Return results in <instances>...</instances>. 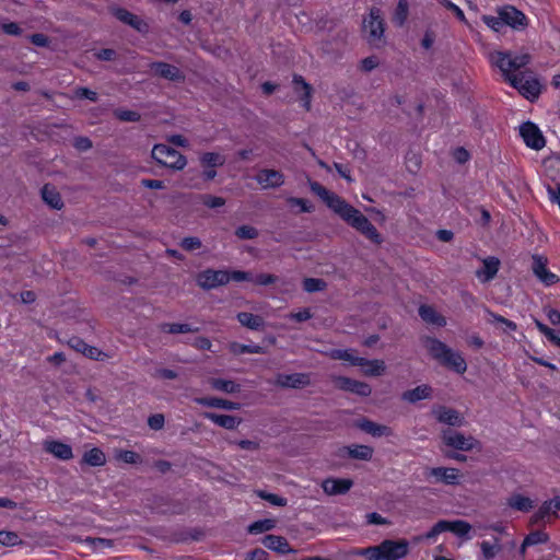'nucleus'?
<instances>
[{
	"instance_id": "46",
	"label": "nucleus",
	"mask_w": 560,
	"mask_h": 560,
	"mask_svg": "<svg viewBox=\"0 0 560 560\" xmlns=\"http://www.w3.org/2000/svg\"><path fill=\"white\" fill-rule=\"evenodd\" d=\"M362 368H364V374L369 376L382 375L386 369L385 363L382 360H368V363Z\"/></svg>"
},
{
	"instance_id": "42",
	"label": "nucleus",
	"mask_w": 560,
	"mask_h": 560,
	"mask_svg": "<svg viewBox=\"0 0 560 560\" xmlns=\"http://www.w3.org/2000/svg\"><path fill=\"white\" fill-rule=\"evenodd\" d=\"M230 351L234 354H244V353H255V354H264L266 350L264 347L258 345H243L238 342H232L230 345Z\"/></svg>"
},
{
	"instance_id": "31",
	"label": "nucleus",
	"mask_w": 560,
	"mask_h": 560,
	"mask_svg": "<svg viewBox=\"0 0 560 560\" xmlns=\"http://www.w3.org/2000/svg\"><path fill=\"white\" fill-rule=\"evenodd\" d=\"M238 323L252 330H262L265 328V320L261 316L248 312H240L236 315Z\"/></svg>"
},
{
	"instance_id": "23",
	"label": "nucleus",
	"mask_w": 560,
	"mask_h": 560,
	"mask_svg": "<svg viewBox=\"0 0 560 560\" xmlns=\"http://www.w3.org/2000/svg\"><path fill=\"white\" fill-rule=\"evenodd\" d=\"M483 267L476 271V277L481 280V282H488L492 280L500 268V259L494 256H489L482 260Z\"/></svg>"
},
{
	"instance_id": "49",
	"label": "nucleus",
	"mask_w": 560,
	"mask_h": 560,
	"mask_svg": "<svg viewBox=\"0 0 560 560\" xmlns=\"http://www.w3.org/2000/svg\"><path fill=\"white\" fill-rule=\"evenodd\" d=\"M114 116L120 121L128 122H137L141 119V115L138 112L122 108L115 109Z\"/></svg>"
},
{
	"instance_id": "32",
	"label": "nucleus",
	"mask_w": 560,
	"mask_h": 560,
	"mask_svg": "<svg viewBox=\"0 0 560 560\" xmlns=\"http://www.w3.org/2000/svg\"><path fill=\"white\" fill-rule=\"evenodd\" d=\"M198 402L209 408H221L225 410H237L240 408L238 402L230 401L218 397H203L198 399Z\"/></svg>"
},
{
	"instance_id": "44",
	"label": "nucleus",
	"mask_w": 560,
	"mask_h": 560,
	"mask_svg": "<svg viewBox=\"0 0 560 560\" xmlns=\"http://www.w3.org/2000/svg\"><path fill=\"white\" fill-rule=\"evenodd\" d=\"M481 552H482V559L483 560H491L493 559L498 552L501 551L502 547L499 542V538H494V544H490L489 541H482L480 544Z\"/></svg>"
},
{
	"instance_id": "48",
	"label": "nucleus",
	"mask_w": 560,
	"mask_h": 560,
	"mask_svg": "<svg viewBox=\"0 0 560 560\" xmlns=\"http://www.w3.org/2000/svg\"><path fill=\"white\" fill-rule=\"evenodd\" d=\"M327 288V283L320 278H305L303 280V290L308 293L324 291Z\"/></svg>"
},
{
	"instance_id": "5",
	"label": "nucleus",
	"mask_w": 560,
	"mask_h": 560,
	"mask_svg": "<svg viewBox=\"0 0 560 560\" xmlns=\"http://www.w3.org/2000/svg\"><path fill=\"white\" fill-rule=\"evenodd\" d=\"M409 542L406 539H385L380 545L360 549L358 555L368 560H400L408 555Z\"/></svg>"
},
{
	"instance_id": "12",
	"label": "nucleus",
	"mask_w": 560,
	"mask_h": 560,
	"mask_svg": "<svg viewBox=\"0 0 560 560\" xmlns=\"http://www.w3.org/2000/svg\"><path fill=\"white\" fill-rule=\"evenodd\" d=\"M197 284L203 290H212L229 283L228 270L206 269L197 275Z\"/></svg>"
},
{
	"instance_id": "41",
	"label": "nucleus",
	"mask_w": 560,
	"mask_h": 560,
	"mask_svg": "<svg viewBox=\"0 0 560 560\" xmlns=\"http://www.w3.org/2000/svg\"><path fill=\"white\" fill-rule=\"evenodd\" d=\"M210 385L213 389L224 392L228 394L237 393L241 389V386L231 380L224 378H211Z\"/></svg>"
},
{
	"instance_id": "43",
	"label": "nucleus",
	"mask_w": 560,
	"mask_h": 560,
	"mask_svg": "<svg viewBox=\"0 0 560 560\" xmlns=\"http://www.w3.org/2000/svg\"><path fill=\"white\" fill-rule=\"evenodd\" d=\"M276 527V521L271 518L259 520L248 526L249 534H261Z\"/></svg>"
},
{
	"instance_id": "30",
	"label": "nucleus",
	"mask_w": 560,
	"mask_h": 560,
	"mask_svg": "<svg viewBox=\"0 0 560 560\" xmlns=\"http://www.w3.org/2000/svg\"><path fill=\"white\" fill-rule=\"evenodd\" d=\"M419 316L424 320L425 323L433 324L440 327H443L446 325L445 317L440 315L434 307L430 305L422 304L419 306L418 310Z\"/></svg>"
},
{
	"instance_id": "8",
	"label": "nucleus",
	"mask_w": 560,
	"mask_h": 560,
	"mask_svg": "<svg viewBox=\"0 0 560 560\" xmlns=\"http://www.w3.org/2000/svg\"><path fill=\"white\" fill-rule=\"evenodd\" d=\"M443 443L456 451L469 452L474 448H480V442L474 436H466L462 432L446 429L442 431Z\"/></svg>"
},
{
	"instance_id": "25",
	"label": "nucleus",
	"mask_w": 560,
	"mask_h": 560,
	"mask_svg": "<svg viewBox=\"0 0 560 560\" xmlns=\"http://www.w3.org/2000/svg\"><path fill=\"white\" fill-rule=\"evenodd\" d=\"M352 485L351 479L328 478L323 482V489L329 495L345 494L351 489Z\"/></svg>"
},
{
	"instance_id": "40",
	"label": "nucleus",
	"mask_w": 560,
	"mask_h": 560,
	"mask_svg": "<svg viewBox=\"0 0 560 560\" xmlns=\"http://www.w3.org/2000/svg\"><path fill=\"white\" fill-rule=\"evenodd\" d=\"M508 505L516 511L529 512L533 509V501L522 494H513L508 499Z\"/></svg>"
},
{
	"instance_id": "56",
	"label": "nucleus",
	"mask_w": 560,
	"mask_h": 560,
	"mask_svg": "<svg viewBox=\"0 0 560 560\" xmlns=\"http://www.w3.org/2000/svg\"><path fill=\"white\" fill-rule=\"evenodd\" d=\"M201 246V240L196 236L184 237L180 242V247L186 252L199 249Z\"/></svg>"
},
{
	"instance_id": "26",
	"label": "nucleus",
	"mask_w": 560,
	"mask_h": 560,
	"mask_svg": "<svg viewBox=\"0 0 560 560\" xmlns=\"http://www.w3.org/2000/svg\"><path fill=\"white\" fill-rule=\"evenodd\" d=\"M292 82L294 85L295 93L299 94L303 92V94L300 96V100L303 102V106L305 107V109L310 110L313 88L300 74H294Z\"/></svg>"
},
{
	"instance_id": "55",
	"label": "nucleus",
	"mask_w": 560,
	"mask_h": 560,
	"mask_svg": "<svg viewBox=\"0 0 560 560\" xmlns=\"http://www.w3.org/2000/svg\"><path fill=\"white\" fill-rule=\"evenodd\" d=\"M21 542L19 535L14 532L0 530V544L3 546H15Z\"/></svg>"
},
{
	"instance_id": "4",
	"label": "nucleus",
	"mask_w": 560,
	"mask_h": 560,
	"mask_svg": "<svg viewBox=\"0 0 560 560\" xmlns=\"http://www.w3.org/2000/svg\"><path fill=\"white\" fill-rule=\"evenodd\" d=\"M424 346L430 355L442 366L460 375L467 371V362L459 351L453 350L446 343L433 337H427Z\"/></svg>"
},
{
	"instance_id": "64",
	"label": "nucleus",
	"mask_w": 560,
	"mask_h": 560,
	"mask_svg": "<svg viewBox=\"0 0 560 560\" xmlns=\"http://www.w3.org/2000/svg\"><path fill=\"white\" fill-rule=\"evenodd\" d=\"M246 560H269V553L261 548H256L247 555Z\"/></svg>"
},
{
	"instance_id": "2",
	"label": "nucleus",
	"mask_w": 560,
	"mask_h": 560,
	"mask_svg": "<svg viewBox=\"0 0 560 560\" xmlns=\"http://www.w3.org/2000/svg\"><path fill=\"white\" fill-rule=\"evenodd\" d=\"M308 186L313 194L317 195L326 206L338 214L348 225L355 229L375 244L382 243V236L376 228L358 209L343 198L326 189L322 184L308 179Z\"/></svg>"
},
{
	"instance_id": "15",
	"label": "nucleus",
	"mask_w": 560,
	"mask_h": 560,
	"mask_svg": "<svg viewBox=\"0 0 560 560\" xmlns=\"http://www.w3.org/2000/svg\"><path fill=\"white\" fill-rule=\"evenodd\" d=\"M255 180L262 189H276L284 184V175L277 170L262 168L255 175Z\"/></svg>"
},
{
	"instance_id": "37",
	"label": "nucleus",
	"mask_w": 560,
	"mask_h": 560,
	"mask_svg": "<svg viewBox=\"0 0 560 560\" xmlns=\"http://www.w3.org/2000/svg\"><path fill=\"white\" fill-rule=\"evenodd\" d=\"M409 15L408 0H397L392 21L396 26H404Z\"/></svg>"
},
{
	"instance_id": "22",
	"label": "nucleus",
	"mask_w": 560,
	"mask_h": 560,
	"mask_svg": "<svg viewBox=\"0 0 560 560\" xmlns=\"http://www.w3.org/2000/svg\"><path fill=\"white\" fill-rule=\"evenodd\" d=\"M433 397V388L428 384L419 385L412 389L405 390L401 394V400L409 404H417L420 400L431 399Z\"/></svg>"
},
{
	"instance_id": "16",
	"label": "nucleus",
	"mask_w": 560,
	"mask_h": 560,
	"mask_svg": "<svg viewBox=\"0 0 560 560\" xmlns=\"http://www.w3.org/2000/svg\"><path fill=\"white\" fill-rule=\"evenodd\" d=\"M150 69L153 71L155 75H159L172 82H184L185 80V74L180 71V69L167 62H152L150 65Z\"/></svg>"
},
{
	"instance_id": "51",
	"label": "nucleus",
	"mask_w": 560,
	"mask_h": 560,
	"mask_svg": "<svg viewBox=\"0 0 560 560\" xmlns=\"http://www.w3.org/2000/svg\"><path fill=\"white\" fill-rule=\"evenodd\" d=\"M560 510V497H555L549 501H545L539 508L540 515H557V512Z\"/></svg>"
},
{
	"instance_id": "3",
	"label": "nucleus",
	"mask_w": 560,
	"mask_h": 560,
	"mask_svg": "<svg viewBox=\"0 0 560 560\" xmlns=\"http://www.w3.org/2000/svg\"><path fill=\"white\" fill-rule=\"evenodd\" d=\"M308 186L313 194L317 195L326 206L338 214L348 225L355 229L375 244L382 243V236L376 228L358 209L343 198L326 189L322 184L308 179Z\"/></svg>"
},
{
	"instance_id": "13",
	"label": "nucleus",
	"mask_w": 560,
	"mask_h": 560,
	"mask_svg": "<svg viewBox=\"0 0 560 560\" xmlns=\"http://www.w3.org/2000/svg\"><path fill=\"white\" fill-rule=\"evenodd\" d=\"M520 135L525 144L533 150L539 151L546 145V139L542 132L538 126L532 121H525L520 126Z\"/></svg>"
},
{
	"instance_id": "18",
	"label": "nucleus",
	"mask_w": 560,
	"mask_h": 560,
	"mask_svg": "<svg viewBox=\"0 0 560 560\" xmlns=\"http://www.w3.org/2000/svg\"><path fill=\"white\" fill-rule=\"evenodd\" d=\"M335 384L339 389L354 393L362 397H368L372 393V388L369 384L346 376L336 377Z\"/></svg>"
},
{
	"instance_id": "6",
	"label": "nucleus",
	"mask_w": 560,
	"mask_h": 560,
	"mask_svg": "<svg viewBox=\"0 0 560 560\" xmlns=\"http://www.w3.org/2000/svg\"><path fill=\"white\" fill-rule=\"evenodd\" d=\"M362 31L371 46L378 48L385 44V21L378 8L372 7L370 9L369 15L363 19Z\"/></svg>"
},
{
	"instance_id": "50",
	"label": "nucleus",
	"mask_w": 560,
	"mask_h": 560,
	"mask_svg": "<svg viewBox=\"0 0 560 560\" xmlns=\"http://www.w3.org/2000/svg\"><path fill=\"white\" fill-rule=\"evenodd\" d=\"M256 494H257V497H259L260 499L269 502L272 505L285 506L287 503H288V500L285 498L280 497V495L275 494V493H269V492L264 491V490H257Z\"/></svg>"
},
{
	"instance_id": "34",
	"label": "nucleus",
	"mask_w": 560,
	"mask_h": 560,
	"mask_svg": "<svg viewBox=\"0 0 560 560\" xmlns=\"http://www.w3.org/2000/svg\"><path fill=\"white\" fill-rule=\"evenodd\" d=\"M353 350L347 349H336L331 352V358L335 360H343L350 362L352 365L355 366H363L365 363H368V359L355 357Z\"/></svg>"
},
{
	"instance_id": "35",
	"label": "nucleus",
	"mask_w": 560,
	"mask_h": 560,
	"mask_svg": "<svg viewBox=\"0 0 560 560\" xmlns=\"http://www.w3.org/2000/svg\"><path fill=\"white\" fill-rule=\"evenodd\" d=\"M348 455L351 458L360 460H370L373 456L374 450L369 445H350L346 447Z\"/></svg>"
},
{
	"instance_id": "54",
	"label": "nucleus",
	"mask_w": 560,
	"mask_h": 560,
	"mask_svg": "<svg viewBox=\"0 0 560 560\" xmlns=\"http://www.w3.org/2000/svg\"><path fill=\"white\" fill-rule=\"evenodd\" d=\"M235 235L240 240H254L258 236V230L250 225H241L235 230Z\"/></svg>"
},
{
	"instance_id": "53",
	"label": "nucleus",
	"mask_w": 560,
	"mask_h": 560,
	"mask_svg": "<svg viewBox=\"0 0 560 560\" xmlns=\"http://www.w3.org/2000/svg\"><path fill=\"white\" fill-rule=\"evenodd\" d=\"M548 539H549V536L547 533H545L542 530H535V532L529 533L525 537V545L534 546V545H538V544H545L548 541Z\"/></svg>"
},
{
	"instance_id": "45",
	"label": "nucleus",
	"mask_w": 560,
	"mask_h": 560,
	"mask_svg": "<svg viewBox=\"0 0 560 560\" xmlns=\"http://www.w3.org/2000/svg\"><path fill=\"white\" fill-rule=\"evenodd\" d=\"M200 162L206 167H217L222 166L225 163V159L220 153L215 152H206L201 155Z\"/></svg>"
},
{
	"instance_id": "59",
	"label": "nucleus",
	"mask_w": 560,
	"mask_h": 560,
	"mask_svg": "<svg viewBox=\"0 0 560 560\" xmlns=\"http://www.w3.org/2000/svg\"><path fill=\"white\" fill-rule=\"evenodd\" d=\"M83 355L96 361H104L108 355L96 347L88 345Z\"/></svg>"
},
{
	"instance_id": "10",
	"label": "nucleus",
	"mask_w": 560,
	"mask_h": 560,
	"mask_svg": "<svg viewBox=\"0 0 560 560\" xmlns=\"http://www.w3.org/2000/svg\"><path fill=\"white\" fill-rule=\"evenodd\" d=\"M532 272L545 287H551L560 281V278L548 269V258L544 255L532 256Z\"/></svg>"
},
{
	"instance_id": "38",
	"label": "nucleus",
	"mask_w": 560,
	"mask_h": 560,
	"mask_svg": "<svg viewBox=\"0 0 560 560\" xmlns=\"http://www.w3.org/2000/svg\"><path fill=\"white\" fill-rule=\"evenodd\" d=\"M82 463L89 466L98 467L105 465L106 457L101 448L93 447L84 453Z\"/></svg>"
},
{
	"instance_id": "27",
	"label": "nucleus",
	"mask_w": 560,
	"mask_h": 560,
	"mask_svg": "<svg viewBox=\"0 0 560 560\" xmlns=\"http://www.w3.org/2000/svg\"><path fill=\"white\" fill-rule=\"evenodd\" d=\"M40 194L44 202L47 203L50 208L56 210H60L63 208L61 195L55 186L50 184H45L40 190Z\"/></svg>"
},
{
	"instance_id": "36",
	"label": "nucleus",
	"mask_w": 560,
	"mask_h": 560,
	"mask_svg": "<svg viewBox=\"0 0 560 560\" xmlns=\"http://www.w3.org/2000/svg\"><path fill=\"white\" fill-rule=\"evenodd\" d=\"M446 532H451L458 537H468L469 532L471 530V525L463 520L456 521H446L445 520Z\"/></svg>"
},
{
	"instance_id": "58",
	"label": "nucleus",
	"mask_w": 560,
	"mask_h": 560,
	"mask_svg": "<svg viewBox=\"0 0 560 560\" xmlns=\"http://www.w3.org/2000/svg\"><path fill=\"white\" fill-rule=\"evenodd\" d=\"M117 457L127 464L136 465L142 462L140 454L133 451H120Z\"/></svg>"
},
{
	"instance_id": "24",
	"label": "nucleus",
	"mask_w": 560,
	"mask_h": 560,
	"mask_svg": "<svg viewBox=\"0 0 560 560\" xmlns=\"http://www.w3.org/2000/svg\"><path fill=\"white\" fill-rule=\"evenodd\" d=\"M44 450L58 459L69 460L73 457L71 446L59 441H46L44 443Z\"/></svg>"
},
{
	"instance_id": "33",
	"label": "nucleus",
	"mask_w": 560,
	"mask_h": 560,
	"mask_svg": "<svg viewBox=\"0 0 560 560\" xmlns=\"http://www.w3.org/2000/svg\"><path fill=\"white\" fill-rule=\"evenodd\" d=\"M493 63L502 71L505 80L510 82L512 73L511 55L508 52L499 51L492 56Z\"/></svg>"
},
{
	"instance_id": "52",
	"label": "nucleus",
	"mask_w": 560,
	"mask_h": 560,
	"mask_svg": "<svg viewBox=\"0 0 560 560\" xmlns=\"http://www.w3.org/2000/svg\"><path fill=\"white\" fill-rule=\"evenodd\" d=\"M199 198L201 203L210 209L223 207L226 202L223 197H218L210 194L200 195Z\"/></svg>"
},
{
	"instance_id": "1",
	"label": "nucleus",
	"mask_w": 560,
	"mask_h": 560,
	"mask_svg": "<svg viewBox=\"0 0 560 560\" xmlns=\"http://www.w3.org/2000/svg\"><path fill=\"white\" fill-rule=\"evenodd\" d=\"M308 186L313 194L317 195L326 206L338 214L348 225L355 229L375 244L382 243V236L376 228L358 209L343 198L326 189L322 184L308 179Z\"/></svg>"
},
{
	"instance_id": "62",
	"label": "nucleus",
	"mask_w": 560,
	"mask_h": 560,
	"mask_svg": "<svg viewBox=\"0 0 560 560\" xmlns=\"http://www.w3.org/2000/svg\"><path fill=\"white\" fill-rule=\"evenodd\" d=\"M446 532L445 520H441L435 523L432 528L423 535L424 539H433L439 534Z\"/></svg>"
},
{
	"instance_id": "21",
	"label": "nucleus",
	"mask_w": 560,
	"mask_h": 560,
	"mask_svg": "<svg viewBox=\"0 0 560 560\" xmlns=\"http://www.w3.org/2000/svg\"><path fill=\"white\" fill-rule=\"evenodd\" d=\"M114 15L122 23L131 26L136 31L140 33H147L149 31V25L138 15L129 12L126 9L117 8L114 11Z\"/></svg>"
},
{
	"instance_id": "20",
	"label": "nucleus",
	"mask_w": 560,
	"mask_h": 560,
	"mask_svg": "<svg viewBox=\"0 0 560 560\" xmlns=\"http://www.w3.org/2000/svg\"><path fill=\"white\" fill-rule=\"evenodd\" d=\"M355 427L373 438L390 436L393 430L388 425L376 423L368 418H362L355 422Z\"/></svg>"
},
{
	"instance_id": "19",
	"label": "nucleus",
	"mask_w": 560,
	"mask_h": 560,
	"mask_svg": "<svg viewBox=\"0 0 560 560\" xmlns=\"http://www.w3.org/2000/svg\"><path fill=\"white\" fill-rule=\"evenodd\" d=\"M435 419L440 423L448 424L452 427H462L465 423L464 417L456 409L445 406H439L432 410Z\"/></svg>"
},
{
	"instance_id": "60",
	"label": "nucleus",
	"mask_w": 560,
	"mask_h": 560,
	"mask_svg": "<svg viewBox=\"0 0 560 560\" xmlns=\"http://www.w3.org/2000/svg\"><path fill=\"white\" fill-rule=\"evenodd\" d=\"M529 61H530V56L528 54H523V55H518L515 57L511 56L512 70L517 71L521 68H524L525 66H527L529 63Z\"/></svg>"
},
{
	"instance_id": "61",
	"label": "nucleus",
	"mask_w": 560,
	"mask_h": 560,
	"mask_svg": "<svg viewBox=\"0 0 560 560\" xmlns=\"http://www.w3.org/2000/svg\"><path fill=\"white\" fill-rule=\"evenodd\" d=\"M252 281L258 285H270L278 281V277L271 273H259L255 278L253 277Z\"/></svg>"
},
{
	"instance_id": "39",
	"label": "nucleus",
	"mask_w": 560,
	"mask_h": 560,
	"mask_svg": "<svg viewBox=\"0 0 560 560\" xmlns=\"http://www.w3.org/2000/svg\"><path fill=\"white\" fill-rule=\"evenodd\" d=\"M160 329L163 332H167V334H172V335L199 331V327H192L189 324H179V323H163L160 325Z\"/></svg>"
},
{
	"instance_id": "47",
	"label": "nucleus",
	"mask_w": 560,
	"mask_h": 560,
	"mask_svg": "<svg viewBox=\"0 0 560 560\" xmlns=\"http://www.w3.org/2000/svg\"><path fill=\"white\" fill-rule=\"evenodd\" d=\"M487 314L489 316V322L492 323V324H502L504 325V328L503 330L506 332V331H515L517 329V325L503 317L502 315H499L497 313H493L492 311L490 310H487Z\"/></svg>"
},
{
	"instance_id": "63",
	"label": "nucleus",
	"mask_w": 560,
	"mask_h": 560,
	"mask_svg": "<svg viewBox=\"0 0 560 560\" xmlns=\"http://www.w3.org/2000/svg\"><path fill=\"white\" fill-rule=\"evenodd\" d=\"M228 277H229V282L231 280H234V281H252L253 280V275L248 271H242V270H233V271H229L228 270Z\"/></svg>"
},
{
	"instance_id": "11",
	"label": "nucleus",
	"mask_w": 560,
	"mask_h": 560,
	"mask_svg": "<svg viewBox=\"0 0 560 560\" xmlns=\"http://www.w3.org/2000/svg\"><path fill=\"white\" fill-rule=\"evenodd\" d=\"M510 84L517 89L527 100H535L540 94V83L535 78H525L524 73H518L510 78Z\"/></svg>"
},
{
	"instance_id": "17",
	"label": "nucleus",
	"mask_w": 560,
	"mask_h": 560,
	"mask_svg": "<svg viewBox=\"0 0 560 560\" xmlns=\"http://www.w3.org/2000/svg\"><path fill=\"white\" fill-rule=\"evenodd\" d=\"M310 384V375L306 373L278 374L275 380V385L282 388H303Z\"/></svg>"
},
{
	"instance_id": "7",
	"label": "nucleus",
	"mask_w": 560,
	"mask_h": 560,
	"mask_svg": "<svg viewBox=\"0 0 560 560\" xmlns=\"http://www.w3.org/2000/svg\"><path fill=\"white\" fill-rule=\"evenodd\" d=\"M151 156L161 166L173 171H182L187 165V159L185 155L163 143H159L153 147Z\"/></svg>"
},
{
	"instance_id": "14",
	"label": "nucleus",
	"mask_w": 560,
	"mask_h": 560,
	"mask_svg": "<svg viewBox=\"0 0 560 560\" xmlns=\"http://www.w3.org/2000/svg\"><path fill=\"white\" fill-rule=\"evenodd\" d=\"M498 14L502 16L503 25L514 30H524L528 22L526 15L513 5H503L498 9Z\"/></svg>"
},
{
	"instance_id": "9",
	"label": "nucleus",
	"mask_w": 560,
	"mask_h": 560,
	"mask_svg": "<svg viewBox=\"0 0 560 560\" xmlns=\"http://www.w3.org/2000/svg\"><path fill=\"white\" fill-rule=\"evenodd\" d=\"M423 475L430 482L452 486L458 485L460 479L459 470L453 467H427Z\"/></svg>"
},
{
	"instance_id": "29",
	"label": "nucleus",
	"mask_w": 560,
	"mask_h": 560,
	"mask_svg": "<svg viewBox=\"0 0 560 560\" xmlns=\"http://www.w3.org/2000/svg\"><path fill=\"white\" fill-rule=\"evenodd\" d=\"M262 544L270 550L277 551L279 553H288L293 551L290 548L288 540L282 536L277 535H266L262 538Z\"/></svg>"
},
{
	"instance_id": "57",
	"label": "nucleus",
	"mask_w": 560,
	"mask_h": 560,
	"mask_svg": "<svg viewBox=\"0 0 560 560\" xmlns=\"http://www.w3.org/2000/svg\"><path fill=\"white\" fill-rule=\"evenodd\" d=\"M481 20L483 23L489 26L494 32H500L503 28L502 16L498 14V16L493 15H482Z\"/></svg>"
},
{
	"instance_id": "28",
	"label": "nucleus",
	"mask_w": 560,
	"mask_h": 560,
	"mask_svg": "<svg viewBox=\"0 0 560 560\" xmlns=\"http://www.w3.org/2000/svg\"><path fill=\"white\" fill-rule=\"evenodd\" d=\"M205 418L211 420L219 427H222L228 430L235 429L241 422L242 419L231 415H220L215 412H205Z\"/></svg>"
}]
</instances>
